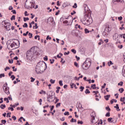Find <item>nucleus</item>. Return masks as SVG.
Returning a JSON list of instances; mask_svg holds the SVG:
<instances>
[{"label":"nucleus","mask_w":125,"mask_h":125,"mask_svg":"<svg viewBox=\"0 0 125 125\" xmlns=\"http://www.w3.org/2000/svg\"><path fill=\"white\" fill-rule=\"evenodd\" d=\"M2 124H3V125H5V124H6V120H1Z\"/></svg>","instance_id":"46"},{"label":"nucleus","mask_w":125,"mask_h":125,"mask_svg":"<svg viewBox=\"0 0 125 125\" xmlns=\"http://www.w3.org/2000/svg\"><path fill=\"white\" fill-rule=\"evenodd\" d=\"M23 28H28V24L27 23H24V25H22Z\"/></svg>","instance_id":"26"},{"label":"nucleus","mask_w":125,"mask_h":125,"mask_svg":"<svg viewBox=\"0 0 125 125\" xmlns=\"http://www.w3.org/2000/svg\"><path fill=\"white\" fill-rule=\"evenodd\" d=\"M71 123H77V120L74 119V118L71 119L70 121Z\"/></svg>","instance_id":"23"},{"label":"nucleus","mask_w":125,"mask_h":125,"mask_svg":"<svg viewBox=\"0 0 125 125\" xmlns=\"http://www.w3.org/2000/svg\"><path fill=\"white\" fill-rule=\"evenodd\" d=\"M59 83L60 85L62 86V85H63V81H60L59 82Z\"/></svg>","instance_id":"37"},{"label":"nucleus","mask_w":125,"mask_h":125,"mask_svg":"<svg viewBox=\"0 0 125 125\" xmlns=\"http://www.w3.org/2000/svg\"><path fill=\"white\" fill-rule=\"evenodd\" d=\"M50 62L51 64H53V63H54V59H50Z\"/></svg>","instance_id":"47"},{"label":"nucleus","mask_w":125,"mask_h":125,"mask_svg":"<svg viewBox=\"0 0 125 125\" xmlns=\"http://www.w3.org/2000/svg\"><path fill=\"white\" fill-rule=\"evenodd\" d=\"M3 89L6 93V94H9V87L7 86V83H5V84H3Z\"/></svg>","instance_id":"7"},{"label":"nucleus","mask_w":125,"mask_h":125,"mask_svg":"<svg viewBox=\"0 0 125 125\" xmlns=\"http://www.w3.org/2000/svg\"><path fill=\"white\" fill-rule=\"evenodd\" d=\"M12 12L13 13V14H16V11L15 10H12Z\"/></svg>","instance_id":"62"},{"label":"nucleus","mask_w":125,"mask_h":125,"mask_svg":"<svg viewBox=\"0 0 125 125\" xmlns=\"http://www.w3.org/2000/svg\"><path fill=\"white\" fill-rule=\"evenodd\" d=\"M29 34V31H27L26 32V33H23V36H24V37H26L27 36V35H28Z\"/></svg>","instance_id":"51"},{"label":"nucleus","mask_w":125,"mask_h":125,"mask_svg":"<svg viewBox=\"0 0 125 125\" xmlns=\"http://www.w3.org/2000/svg\"><path fill=\"white\" fill-rule=\"evenodd\" d=\"M14 41V39H10L7 42V47L9 50H12L14 48H17L16 47L17 44Z\"/></svg>","instance_id":"3"},{"label":"nucleus","mask_w":125,"mask_h":125,"mask_svg":"<svg viewBox=\"0 0 125 125\" xmlns=\"http://www.w3.org/2000/svg\"><path fill=\"white\" fill-rule=\"evenodd\" d=\"M91 122L92 123H93V121H94V120H95V117L94 116H92V115L91 116Z\"/></svg>","instance_id":"24"},{"label":"nucleus","mask_w":125,"mask_h":125,"mask_svg":"<svg viewBox=\"0 0 125 125\" xmlns=\"http://www.w3.org/2000/svg\"><path fill=\"white\" fill-rule=\"evenodd\" d=\"M110 97H111V95H107L106 96H104V99H105V100L108 101V100H109V98H110Z\"/></svg>","instance_id":"12"},{"label":"nucleus","mask_w":125,"mask_h":125,"mask_svg":"<svg viewBox=\"0 0 125 125\" xmlns=\"http://www.w3.org/2000/svg\"><path fill=\"white\" fill-rule=\"evenodd\" d=\"M31 51H32V52L33 53L34 55H38V47H32L31 48Z\"/></svg>","instance_id":"10"},{"label":"nucleus","mask_w":125,"mask_h":125,"mask_svg":"<svg viewBox=\"0 0 125 125\" xmlns=\"http://www.w3.org/2000/svg\"><path fill=\"white\" fill-rule=\"evenodd\" d=\"M11 79H12V81H14L15 80V76L14 75H11Z\"/></svg>","instance_id":"43"},{"label":"nucleus","mask_w":125,"mask_h":125,"mask_svg":"<svg viewBox=\"0 0 125 125\" xmlns=\"http://www.w3.org/2000/svg\"><path fill=\"white\" fill-rule=\"evenodd\" d=\"M77 4L76 3H74V5L73 6V8H77Z\"/></svg>","instance_id":"56"},{"label":"nucleus","mask_w":125,"mask_h":125,"mask_svg":"<svg viewBox=\"0 0 125 125\" xmlns=\"http://www.w3.org/2000/svg\"><path fill=\"white\" fill-rule=\"evenodd\" d=\"M11 20L12 21L13 20H15V15H13L11 18Z\"/></svg>","instance_id":"36"},{"label":"nucleus","mask_w":125,"mask_h":125,"mask_svg":"<svg viewBox=\"0 0 125 125\" xmlns=\"http://www.w3.org/2000/svg\"><path fill=\"white\" fill-rule=\"evenodd\" d=\"M118 85H120L121 86H123V84H124V82H121L120 83H118Z\"/></svg>","instance_id":"40"},{"label":"nucleus","mask_w":125,"mask_h":125,"mask_svg":"<svg viewBox=\"0 0 125 125\" xmlns=\"http://www.w3.org/2000/svg\"><path fill=\"white\" fill-rule=\"evenodd\" d=\"M70 54V52L68 51L67 52H65L64 53V55H69Z\"/></svg>","instance_id":"49"},{"label":"nucleus","mask_w":125,"mask_h":125,"mask_svg":"<svg viewBox=\"0 0 125 125\" xmlns=\"http://www.w3.org/2000/svg\"><path fill=\"white\" fill-rule=\"evenodd\" d=\"M109 33L110 31H109V29L108 28V27H106L104 29V32L103 33V36H104V37H107V36L109 35Z\"/></svg>","instance_id":"9"},{"label":"nucleus","mask_w":125,"mask_h":125,"mask_svg":"<svg viewBox=\"0 0 125 125\" xmlns=\"http://www.w3.org/2000/svg\"><path fill=\"white\" fill-rule=\"evenodd\" d=\"M46 69V64L43 62H38L36 66L35 71L37 74H42Z\"/></svg>","instance_id":"1"},{"label":"nucleus","mask_w":125,"mask_h":125,"mask_svg":"<svg viewBox=\"0 0 125 125\" xmlns=\"http://www.w3.org/2000/svg\"><path fill=\"white\" fill-rule=\"evenodd\" d=\"M61 105V104L60 103H58V104L56 105V108H58V107H60Z\"/></svg>","instance_id":"33"},{"label":"nucleus","mask_w":125,"mask_h":125,"mask_svg":"<svg viewBox=\"0 0 125 125\" xmlns=\"http://www.w3.org/2000/svg\"><path fill=\"white\" fill-rule=\"evenodd\" d=\"M48 60V59L47 58V56H45V57H44V60L45 61H47Z\"/></svg>","instance_id":"61"},{"label":"nucleus","mask_w":125,"mask_h":125,"mask_svg":"<svg viewBox=\"0 0 125 125\" xmlns=\"http://www.w3.org/2000/svg\"><path fill=\"white\" fill-rule=\"evenodd\" d=\"M85 93L86 94H89V93H90V91H89V90L88 89H86L85 91Z\"/></svg>","instance_id":"22"},{"label":"nucleus","mask_w":125,"mask_h":125,"mask_svg":"<svg viewBox=\"0 0 125 125\" xmlns=\"http://www.w3.org/2000/svg\"><path fill=\"white\" fill-rule=\"evenodd\" d=\"M75 85V84L74 83H70V86L71 88H74V86Z\"/></svg>","instance_id":"39"},{"label":"nucleus","mask_w":125,"mask_h":125,"mask_svg":"<svg viewBox=\"0 0 125 125\" xmlns=\"http://www.w3.org/2000/svg\"><path fill=\"white\" fill-rule=\"evenodd\" d=\"M9 63H10V64H12V63H13V60H12V61L11 60H9Z\"/></svg>","instance_id":"60"},{"label":"nucleus","mask_w":125,"mask_h":125,"mask_svg":"<svg viewBox=\"0 0 125 125\" xmlns=\"http://www.w3.org/2000/svg\"><path fill=\"white\" fill-rule=\"evenodd\" d=\"M50 82L51 83H52V84L55 83V80H52V79H50Z\"/></svg>","instance_id":"27"},{"label":"nucleus","mask_w":125,"mask_h":125,"mask_svg":"<svg viewBox=\"0 0 125 125\" xmlns=\"http://www.w3.org/2000/svg\"><path fill=\"white\" fill-rule=\"evenodd\" d=\"M35 29H38L39 28V26H38V23H35Z\"/></svg>","instance_id":"57"},{"label":"nucleus","mask_w":125,"mask_h":125,"mask_svg":"<svg viewBox=\"0 0 125 125\" xmlns=\"http://www.w3.org/2000/svg\"><path fill=\"white\" fill-rule=\"evenodd\" d=\"M47 102H49V103H50V102H53V100H50V99L47 98Z\"/></svg>","instance_id":"28"},{"label":"nucleus","mask_w":125,"mask_h":125,"mask_svg":"<svg viewBox=\"0 0 125 125\" xmlns=\"http://www.w3.org/2000/svg\"><path fill=\"white\" fill-rule=\"evenodd\" d=\"M105 86H106V83H104V85L102 86V88H105Z\"/></svg>","instance_id":"63"},{"label":"nucleus","mask_w":125,"mask_h":125,"mask_svg":"<svg viewBox=\"0 0 125 125\" xmlns=\"http://www.w3.org/2000/svg\"><path fill=\"white\" fill-rule=\"evenodd\" d=\"M11 112L7 113V116H6L7 118H10V117H11Z\"/></svg>","instance_id":"25"},{"label":"nucleus","mask_w":125,"mask_h":125,"mask_svg":"<svg viewBox=\"0 0 125 125\" xmlns=\"http://www.w3.org/2000/svg\"><path fill=\"white\" fill-rule=\"evenodd\" d=\"M125 100V98H121L120 99V101L121 102H124Z\"/></svg>","instance_id":"42"},{"label":"nucleus","mask_w":125,"mask_h":125,"mask_svg":"<svg viewBox=\"0 0 125 125\" xmlns=\"http://www.w3.org/2000/svg\"><path fill=\"white\" fill-rule=\"evenodd\" d=\"M46 40H47V41H48V40H51V37H50L48 35L47 36V38H46Z\"/></svg>","instance_id":"54"},{"label":"nucleus","mask_w":125,"mask_h":125,"mask_svg":"<svg viewBox=\"0 0 125 125\" xmlns=\"http://www.w3.org/2000/svg\"><path fill=\"white\" fill-rule=\"evenodd\" d=\"M114 63L112 62V61H110L109 62H108V66H111V65H113Z\"/></svg>","instance_id":"50"},{"label":"nucleus","mask_w":125,"mask_h":125,"mask_svg":"<svg viewBox=\"0 0 125 125\" xmlns=\"http://www.w3.org/2000/svg\"><path fill=\"white\" fill-rule=\"evenodd\" d=\"M91 87L93 89H96V84H92L91 86Z\"/></svg>","instance_id":"16"},{"label":"nucleus","mask_w":125,"mask_h":125,"mask_svg":"<svg viewBox=\"0 0 125 125\" xmlns=\"http://www.w3.org/2000/svg\"><path fill=\"white\" fill-rule=\"evenodd\" d=\"M4 70L6 72L7 70H10V68L8 66H6V68H4Z\"/></svg>","instance_id":"45"},{"label":"nucleus","mask_w":125,"mask_h":125,"mask_svg":"<svg viewBox=\"0 0 125 125\" xmlns=\"http://www.w3.org/2000/svg\"><path fill=\"white\" fill-rule=\"evenodd\" d=\"M122 75L125 77V65L123 66V69L122 71Z\"/></svg>","instance_id":"13"},{"label":"nucleus","mask_w":125,"mask_h":125,"mask_svg":"<svg viewBox=\"0 0 125 125\" xmlns=\"http://www.w3.org/2000/svg\"><path fill=\"white\" fill-rule=\"evenodd\" d=\"M81 22L86 26H89L92 23V18L88 16V13L86 12L83 18L81 20Z\"/></svg>","instance_id":"2"},{"label":"nucleus","mask_w":125,"mask_h":125,"mask_svg":"<svg viewBox=\"0 0 125 125\" xmlns=\"http://www.w3.org/2000/svg\"><path fill=\"white\" fill-rule=\"evenodd\" d=\"M118 20L119 21H122V20H123V17L120 16V17H118Z\"/></svg>","instance_id":"53"},{"label":"nucleus","mask_w":125,"mask_h":125,"mask_svg":"<svg viewBox=\"0 0 125 125\" xmlns=\"http://www.w3.org/2000/svg\"><path fill=\"white\" fill-rule=\"evenodd\" d=\"M2 25H4V28L7 31H10V27H11V24L10 22L6 21H3L2 22Z\"/></svg>","instance_id":"6"},{"label":"nucleus","mask_w":125,"mask_h":125,"mask_svg":"<svg viewBox=\"0 0 125 125\" xmlns=\"http://www.w3.org/2000/svg\"><path fill=\"white\" fill-rule=\"evenodd\" d=\"M80 88L81 89L80 91L83 92V89H84V87L81 86H80Z\"/></svg>","instance_id":"31"},{"label":"nucleus","mask_w":125,"mask_h":125,"mask_svg":"<svg viewBox=\"0 0 125 125\" xmlns=\"http://www.w3.org/2000/svg\"><path fill=\"white\" fill-rule=\"evenodd\" d=\"M64 116H69L70 115V113H69V112L66 111L64 113Z\"/></svg>","instance_id":"41"},{"label":"nucleus","mask_w":125,"mask_h":125,"mask_svg":"<svg viewBox=\"0 0 125 125\" xmlns=\"http://www.w3.org/2000/svg\"><path fill=\"white\" fill-rule=\"evenodd\" d=\"M78 108H79V109H81V110H83V105H82L81 103H79Z\"/></svg>","instance_id":"15"},{"label":"nucleus","mask_w":125,"mask_h":125,"mask_svg":"<svg viewBox=\"0 0 125 125\" xmlns=\"http://www.w3.org/2000/svg\"><path fill=\"white\" fill-rule=\"evenodd\" d=\"M4 101H6V103H9V100H8V98H4Z\"/></svg>","instance_id":"29"},{"label":"nucleus","mask_w":125,"mask_h":125,"mask_svg":"<svg viewBox=\"0 0 125 125\" xmlns=\"http://www.w3.org/2000/svg\"><path fill=\"white\" fill-rule=\"evenodd\" d=\"M125 90L123 89V88H119V91L120 92V93H123Z\"/></svg>","instance_id":"20"},{"label":"nucleus","mask_w":125,"mask_h":125,"mask_svg":"<svg viewBox=\"0 0 125 125\" xmlns=\"http://www.w3.org/2000/svg\"><path fill=\"white\" fill-rule=\"evenodd\" d=\"M24 7L27 9L34 8V7H35V2H32L31 0H26Z\"/></svg>","instance_id":"5"},{"label":"nucleus","mask_w":125,"mask_h":125,"mask_svg":"<svg viewBox=\"0 0 125 125\" xmlns=\"http://www.w3.org/2000/svg\"><path fill=\"white\" fill-rule=\"evenodd\" d=\"M26 57L27 58H33L34 57V53L31 49L28 51L26 53Z\"/></svg>","instance_id":"8"},{"label":"nucleus","mask_w":125,"mask_h":125,"mask_svg":"<svg viewBox=\"0 0 125 125\" xmlns=\"http://www.w3.org/2000/svg\"><path fill=\"white\" fill-rule=\"evenodd\" d=\"M6 107V106L5 105V104H1L0 106V108H1L2 109H4V108H5Z\"/></svg>","instance_id":"18"},{"label":"nucleus","mask_w":125,"mask_h":125,"mask_svg":"<svg viewBox=\"0 0 125 125\" xmlns=\"http://www.w3.org/2000/svg\"><path fill=\"white\" fill-rule=\"evenodd\" d=\"M77 123H78V125H80H80H83V122L82 121H78Z\"/></svg>","instance_id":"44"},{"label":"nucleus","mask_w":125,"mask_h":125,"mask_svg":"<svg viewBox=\"0 0 125 125\" xmlns=\"http://www.w3.org/2000/svg\"><path fill=\"white\" fill-rule=\"evenodd\" d=\"M71 52H72L73 53H74V54H76V53H77V51H76L75 49H71Z\"/></svg>","instance_id":"34"},{"label":"nucleus","mask_w":125,"mask_h":125,"mask_svg":"<svg viewBox=\"0 0 125 125\" xmlns=\"http://www.w3.org/2000/svg\"><path fill=\"white\" fill-rule=\"evenodd\" d=\"M77 27H78L79 29H80V30H83V28L81 27V25H79L78 24H76V29H78Z\"/></svg>","instance_id":"17"},{"label":"nucleus","mask_w":125,"mask_h":125,"mask_svg":"<svg viewBox=\"0 0 125 125\" xmlns=\"http://www.w3.org/2000/svg\"><path fill=\"white\" fill-rule=\"evenodd\" d=\"M28 36H29V39H32V38H33V34L31 33H28Z\"/></svg>","instance_id":"30"},{"label":"nucleus","mask_w":125,"mask_h":125,"mask_svg":"<svg viewBox=\"0 0 125 125\" xmlns=\"http://www.w3.org/2000/svg\"><path fill=\"white\" fill-rule=\"evenodd\" d=\"M119 34H118L117 33H115L113 37V40H114L115 41H119Z\"/></svg>","instance_id":"11"},{"label":"nucleus","mask_w":125,"mask_h":125,"mask_svg":"<svg viewBox=\"0 0 125 125\" xmlns=\"http://www.w3.org/2000/svg\"><path fill=\"white\" fill-rule=\"evenodd\" d=\"M113 120L112 118H109L107 119V121L109 123H112V120Z\"/></svg>","instance_id":"32"},{"label":"nucleus","mask_w":125,"mask_h":125,"mask_svg":"<svg viewBox=\"0 0 125 125\" xmlns=\"http://www.w3.org/2000/svg\"><path fill=\"white\" fill-rule=\"evenodd\" d=\"M8 110H11V111H14V108H13V107H8Z\"/></svg>","instance_id":"58"},{"label":"nucleus","mask_w":125,"mask_h":125,"mask_svg":"<svg viewBox=\"0 0 125 125\" xmlns=\"http://www.w3.org/2000/svg\"><path fill=\"white\" fill-rule=\"evenodd\" d=\"M105 117H110V112H107L105 114Z\"/></svg>","instance_id":"55"},{"label":"nucleus","mask_w":125,"mask_h":125,"mask_svg":"<svg viewBox=\"0 0 125 125\" xmlns=\"http://www.w3.org/2000/svg\"><path fill=\"white\" fill-rule=\"evenodd\" d=\"M2 77H5V75H4V73L0 74V78L1 79V78H2Z\"/></svg>","instance_id":"52"},{"label":"nucleus","mask_w":125,"mask_h":125,"mask_svg":"<svg viewBox=\"0 0 125 125\" xmlns=\"http://www.w3.org/2000/svg\"><path fill=\"white\" fill-rule=\"evenodd\" d=\"M114 108H116V109H117V111H121V109H120V107H119V104H116V106H114Z\"/></svg>","instance_id":"14"},{"label":"nucleus","mask_w":125,"mask_h":125,"mask_svg":"<svg viewBox=\"0 0 125 125\" xmlns=\"http://www.w3.org/2000/svg\"><path fill=\"white\" fill-rule=\"evenodd\" d=\"M12 119H14V121H16V117L14 116H13L12 117Z\"/></svg>","instance_id":"64"},{"label":"nucleus","mask_w":125,"mask_h":125,"mask_svg":"<svg viewBox=\"0 0 125 125\" xmlns=\"http://www.w3.org/2000/svg\"><path fill=\"white\" fill-rule=\"evenodd\" d=\"M84 31H85V34H88L90 32H91V31H89L88 29H87V28H85L84 29Z\"/></svg>","instance_id":"19"},{"label":"nucleus","mask_w":125,"mask_h":125,"mask_svg":"<svg viewBox=\"0 0 125 125\" xmlns=\"http://www.w3.org/2000/svg\"><path fill=\"white\" fill-rule=\"evenodd\" d=\"M74 65L76 66V67H79V64L77 62H74Z\"/></svg>","instance_id":"59"},{"label":"nucleus","mask_w":125,"mask_h":125,"mask_svg":"<svg viewBox=\"0 0 125 125\" xmlns=\"http://www.w3.org/2000/svg\"><path fill=\"white\" fill-rule=\"evenodd\" d=\"M23 21L26 22V21H29V18H24Z\"/></svg>","instance_id":"35"},{"label":"nucleus","mask_w":125,"mask_h":125,"mask_svg":"<svg viewBox=\"0 0 125 125\" xmlns=\"http://www.w3.org/2000/svg\"><path fill=\"white\" fill-rule=\"evenodd\" d=\"M105 109L107 110V111H111V109L109 106L106 107Z\"/></svg>","instance_id":"48"},{"label":"nucleus","mask_w":125,"mask_h":125,"mask_svg":"<svg viewBox=\"0 0 125 125\" xmlns=\"http://www.w3.org/2000/svg\"><path fill=\"white\" fill-rule=\"evenodd\" d=\"M91 65V60L89 58L86 59L85 62L82 64V68L83 70H87Z\"/></svg>","instance_id":"4"},{"label":"nucleus","mask_w":125,"mask_h":125,"mask_svg":"<svg viewBox=\"0 0 125 125\" xmlns=\"http://www.w3.org/2000/svg\"><path fill=\"white\" fill-rule=\"evenodd\" d=\"M30 79H31V83H34V82H35V80H36V79L33 77H31Z\"/></svg>","instance_id":"38"},{"label":"nucleus","mask_w":125,"mask_h":125,"mask_svg":"<svg viewBox=\"0 0 125 125\" xmlns=\"http://www.w3.org/2000/svg\"><path fill=\"white\" fill-rule=\"evenodd\" d=\"M39 93L40 94H45L46 93L45 92V91L42 90L40 92H39Z\"/></svg>","instance_id":"21"}]
</instances>
